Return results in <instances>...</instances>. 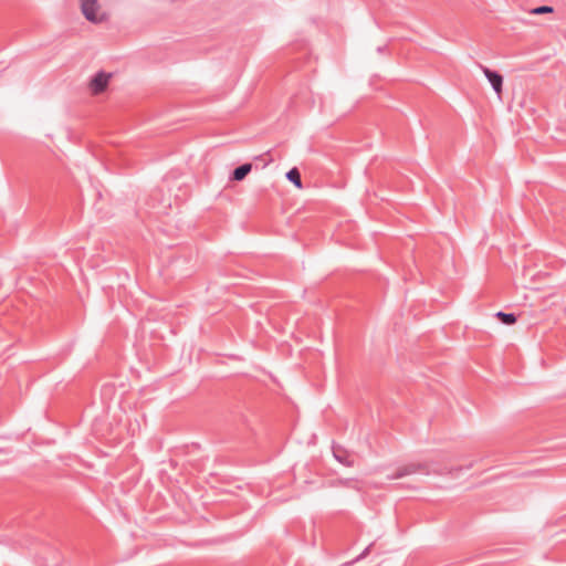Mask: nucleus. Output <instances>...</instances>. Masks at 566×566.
Wrapping results in <instances>:
<instances>
[{"label": "nucleus", "instance_id": "9", "mask_svg": "<svg viewBox=\"0 0 566 566\" xmlns=\"http://www.w3.org/2000/svg\"><path fill=\"white\" fill-rule=\"evenodd\" d=\"M336 485L345 486L354 490H359L358 481L356 479L349 478V479H338L336 481Z\"/></svg>", "mask_w": 566, "mask_h": 566}, {"label": "nucleus", "instance_id": "5", "mask_svg": "<svg viewBox=\"0 0 566 566\" xmlns=\"http://www.w3.org/2000/svg\"><path fill=\"white\" fill-rule=\"evenodd\" d=\"M332 451L335 460L339 463H342L345 467H353L354 465V459L352 454L342 446L339 444H333Z\"/></svg>", "mask_w": 566, "mask_h": 566}, {"label": "nucleus", "instance_id": "10", "mask_svg": "<svg viewBox=\"0 0 566 566\" xmlns=\"http://www.w3.org/2000/svg\"><path fill=\"white\" fill-rule=\"evenodd\" d=\"M553 11H554V9L551 6H539V7L533 8L530 11V13L538 15V14L552 13Z\"/></svg>", "mask_w": 566, "mask_h": 566}, {"label": "nucleus", "instance_id": "6", "mask_svg": "<svg viewBox=\"0 0 566 566\" xmlns=\"http://www.w3.org/2000/svg\"><path fill=\"white\" fill-rule=\"evenodd\" d=\"M253 166L251 163H245L232 170L230 174V181H242L252 170Z\"/></svg>", "mask_w": 566, "mask_h": 566}, {"label": "nucleus", "instance_id": "4", "mask_svg": "<svg viewBox=\"0 0 566 566\" xmlns=\"http://www.w3.org/2000/svg\"><path fill=\"white\" fill-rule=\"evenodd\" d=\"M427 467L421 463H409L399 468L395 473L388 476L389 480L400 479L409 474L426 471Z\"/></svg>", "mask_w": 566, "mask_h": 566}, {"label": "nucleus", "instance_id": "11", "mask_svg": "<svg viewBox=\"0 0 566 566\" xmlns=\"http://www.w3.org/2000/svg\"><path fill=\"white\" fill-rule=\"evenodd\" d=\"M374 544H369L356 558H354L352 562L349 563H346L344 566H349V565H354L355 563L364 559L369 553H370V548Z\"/></svg>", "mask_w": 566, "mask_h": 566}, {"label": "nucleus", "instance_id": "8", "mask_svg": "<svg viewBox=\"0 0 566 566\" xmlns=\"http://www.w3.org/2000/svg\"><path fill=\"white\" fill-rule=\"evenodd\" d=\"M494 316L504 325H513L517 321V317L514 313H506L503 311L496 312Z\"/></svg>", "mask_w": 566, "mask_h": 566}, {"label": "nucleus", "instance_id": "1", "mask_svg": "<svg viewBox=\"0 0 566 566\" xmlns=\"http://www.w3.org/2000/svg\"><path fill=\"white\" fill-rule=\"evenodd\" d=\"M82 13L86 20L93 23L106 20V14H98L99 4L97 0H81Z\"/></svg>", "mask_w": 566, "mask_h": 566}, {"label": "nucleus", "instance_id": "2", "mask_svg": "<svg viewBox=\"0 0 566 566\" xmlns=\"http://www.w3.org/2000/svg\"><path fill=\"white\" fill-rule=\"evenodd\" d=\"M112 77L111 73H106L104 71L97 72L90 81V90L94 95H99L106 91L109 80Z\"/></svg>", "mask_w": 566, "mask_h": 566}, {"label": "nucleus", "instance_id": "7", "mask_svg": "<svg viewBox=\"0 0 566 566\" xmlns=\"http://www.w3.org/2000/svg\"><path fill=\"white\" fill-rule=\"evenodd\" d=\"M286 179L292 182L297 189L303 188V182L301 178V172L296 167L291 168L286 175Z\"/></svg>", "mask_w": 566, "mask_h": 566}, {"label": "nucleus", "instance_id": "12", "mask_svg": "<svg viewBox=\"0 0 566 566\" xmlns=\"http://www.w3.org/2000/svg\"><path fill=\"white\" fill-rule=\"evenodd\" d=\"M384 50H385V46H379V48L377 49V51H378L379 53L384 52Z\"/></svg>", "mask_w": 566, "mask_h": 566}, {"label": "nucleus", "instance_id": "3", "mask_svg": "<svg viewBox=\"0 0 566 566\" xmlns=\"http://www.w3.org/2000/svg\"><path fill=\"white\" fill-rule=\"evenodd\" d=\"M480 69L488 78L494 92L500 97L503 88V76L497 71L491 70L484 65H480Z\"/></svg>", "mask_w": 566, "mask_h": 566}]
</instances>
